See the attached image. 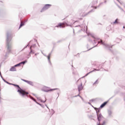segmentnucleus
<instances>
[{
	"label": "nucleus",
	"mask_w": 125,
	"mask_h": 125,
	"mask_svg": "<svg viewBox=\"0 0 125 125\" xmlns=\"http://www.w3.org/2000/svg\"><path fill=\"white\" fill-rule=\"evenodd\" d=\"M21 81H23V82H25V83H28V84H30V85H34V83L31 81H27L24 79H21Z\"/></svg>",
	"instance_id": "nucleus-6"
},
{
	"label": "nucleus",
	"mask_w": 125,
	"mask_h": 125,
	"mask_svg": "<svg viewBox=\"0 0 125 125\" xmlns=\"http://www.w3.org/2000/svg\"><path fill=\"white\" fill-rule=\"evenodd\" d=\"M82 80L81 79L78 80V83H80L78 86V89L80 92V91H82L83 89V83H82Z\"/></svg>",
	"instance_id": "nucleus-3"
},
{
	"label": "nucleus",
	"mask_w": 125,
	"mask_h": 125,
	"mask_svg": "<svg viewBox=\"0 0 125 125\" xmlns=\"http://www.w3.org/2000/svg\"><path fill=\"white\" fill-rule=\"evenodd\" d=\"M58 90V88H54V89H51L50 90H48V91H53V90Z\"/></svg>",
	"instance_id": "nucleus-10"
},
{
	"label": "nucleus",
	"mask_w": 125,
	"mask_h": 125,
	"mask_svg": "<svg viewBox=\"0 0 125 125\" xmlns=\"http://www.w3.org/2000/svg\"><path fill=\"white\" fill-rule=\"evenodd\" d=\"M24 26V22H23V21H21V25L20 26V28H21V27Z\"/></svg>",
	"instance_id": "nucleus-12"
},
{
	"label": "nucleus",
	"mask_w": 125,
	"mask_h": 125,
	"mask_svg": "<svg viewBox=\"0 0 125 125\" xmlns=\"http://www.w3.org/2000/svg\"><path fill=\"white\" fill-rule=\"evenodd\" d=\"M7 46L8 49H9V48H10L11 47V46L9 45V44H8Z\"/></svg>",
	"instance_id": "nucleus-17"
},
{
	"label": "nucleus",
	"mask_w": 125,
	"mask_h": 125,
	"mask_svg": "<svg viewBox=\"0 0 125 125\" xmlns=\"http://www.w3.org/2000/svg\"><path fill=\"white\" fill-rule=\"evenodd\" d=\"M92 72H94V70L91 71L90 73H92Z\"/></svg>",
	"instance_id": "nucleus-22"
},
{
	"label": "nucleus",
	"mask_w": 125,
	"mask_h": 125,
	"mask_svg": "<svg viewBox=\"0 0 125 125\" xmlns=\"http://www.w3.org/2000/svg\"><path fill=\"white\" fill-rule=\"evenodd\" d=\"M66 25V23L65 22H60L58 24L56 27L57 28H65Z\"/></svg>",
	"instance_id": "nucleus-4"
},
{
	"label": "nucleus",
	"mask_w": 125,
	"mask_h": 125,
	"mask_svg": "<svg viewBox=\"0 0 125 125\" xmlns=\"http://www.w3.org/2000/svg\"><path fill=\"white\" fill-rule=\"evenodd\" d=\"M99 83V81H98V80H96V81L94 83V85H95V84H97Z\"/></svg>",
	"instance_id": "nucleus-11"
},
{
	"label": "nucleus",
	"mask_w": 125,
	"mask_h": 125,
	"mask_svg": "<svg viewBox=\"0 0 125 125\" xmlns=\"http://www.w3.org/2000/svg\"><path fill=\"white\" fill-rule=\"evenodd\" d=\"M25 63H26V62H20V63H19V64H16V65H15V67H18L19 66H20V65L21 64H24Z\"/></svg>",
	"instance_id": "nucleus-9"
},
{
	"label": "nucleus",
	"mask_w": 125,
	"mask_h": 125,
	"mask_svg": "<svg viewBox=\"0 0 125 125\" xmlns=\"http://www.w3.org/2000/svg\"><path fill=\"white\" fill-rule=\"evenodd\" d=\"M47 58L48 61H49V62H50V54L48 55L47 56Z\"/></svg>",
	"instance_id": "nucleus-13"
},
{
	"label": "nucleus",
	"mask_w": 125,
	"mask_h": 125,
	"mask_svg": "<svg viewBox=\"0 0 125 125\" xmlns=\"http://www.w3.org/2000/svg\"><path fill=\"white\" fill-rule=\"evenodd\" d=\"M32 100H33V101H35V102H36V103H38L37 102V101H36V99H35L34 98H32Z\"/></svg>",
	"instance_id": "nucleus-19"
},
{
	"label": "nucleus",
	"mask_w": 125,
	"mask_h": 125,
	"mask_svg": "<svg viewBox=\"0 0 125 125\" xmlns=\"http://www.w3.org/2000/svg\"><path fill=\"white\" fill-rule=\"evenodd\" d=\"M97 118L98 120L99 123L97 124V125H106V121H105V119L102 115L98 114Z\"/></svg>",
	"instance_id": "nucleus-1"
},
{
	"label": "nucleus",
	"mask_w": 125,
	"mask_h": 125,
	"mask_svg": "<svg viewBox=\"0 0 125 125\" xmlns=\"http://www.w3.org/2000/svg\"><path fill=\"white\" fill-rule=\"evenodd\" d=\"M94 71H100V69H94Z\"/></svg>",
	"instance_id": "nucleus-20"
},
{
	"label": "nucleus",
	"mask_w": 125,
	"mask_h": 125,
	"mask_svg": "<svg viewBox=\"0 0 125 125\" xmlns=\"http://www.w3.org/2000/svg\"><path fill=\"white\" fill-rule=\"evenodd\" d=\"M7 41H8V37H9V35L7 34Z\"/></svg>",
	"instance_id": "nucleus-21"
},
{
	"label": "nucleus",
	"mask_w": 125,
	"mask_h": 125,
	"mask_svg": "<svg viewBox=\"0 0 125 125\" xmlns=\"http://www.w3.org/2000/svg\"><path fill=\"white\" fill-rule=\"evenodd\" d=\"M95 110H96V112H97V113L98 114V113H99V112L100 111L99 110V109L97 108H95Z\"/></svg>",
	"instance_id": "nucleus-14"
},
{
	"label": "nucleus",
	"mask_w": 125,
	"mask_h": 125,
	"mask_svg": "<svg viewBox=\"0 0 125 125\" xmlns=\"http://www.w3.org/2000/svg\"><path fill=\"white\" fill-rule=\"evenodd\" d=\"M15 67H17V66H15H15L12 67L10 68V71H11L12 72H15V71H16V68H15Z\"/></svg>",
	"instance_id": "nucleus-7"
},
{
	"label": "nucleus",
	"mask_w": 125,
	"mask_h": 125,
	"mask_svg": "<svg viewBox=\"0 0 125 125\" xmlns=\"http://www.w3.org/2000/svg\"><path fill=\"white\" fill-rule=\"evenodd\" d=\"M12 84V85H14V86H17V87H18L19 88H20V90H18V92H19V93H20V94H21L22 96H27V95L29 94V93L28 92H26L25 90L21 89L19 86V85H16L15 84Z\"/></svg>",
	"instance_id": "nucleus-2"
},
{
	"label": "nucleus",
	"mask_w": 125,
	"mask_h": 125,
	"mask_svg": "<svg viewBox=\"0 0 125 125\" xmlns=\"http://www.w3.org/2000/svg\"><path fill=\"white\" fill-rule=\"evenodd\" d=\"M113 24H118V19L116 20V21L113 22Z\"/></svg>",
	"instance_id": "nucleus-16"
},
{
	"label": "nucleus",
	"mask_w": 125,
	"mask_h": 125,
	"mask_svg": "<svg viewBox=\"0 0 125 125\" xmlns=\"http://www.w3.org/2000/svg\"><path fill=\"white\" fill-rule=\"evenodd\" d=\"M51 6V4H45L41 10V12H42L44 10H46V9H48V8H50Z\"/></svg>",
	"instance_id": "nucleus-5"
},
{
	"label": "nucleus",
	"mask_w": 125,
	"mask_h": 125,
	"mask_svg": "<svg viewBox=\"0 0 125 125\" xmlns=\"http://www.w3.org/2000/svg\"><path fill=\"white\" fill-rule=\"evenodd\" d=\"M30 50H31L30 53H32V54H34V53H35V52H34V51H33V50L31 48V47H30Z\"/></svg>",
	"instance_id": "nucleus-18"
},
{
	"label": "nucleus",
	"mask_w": 125,
	"mask_h": 125,
	"mask_svg": "<svg viewBox=\"0 0 125 125\" xmlns=\"http://www.w3.org/2000/svg\"><path fill=\"white\" fill-rule=\"evenodd\" d=\"M108 103V102H105L101 106H100V108H103L104 107H105V106H106V105H107V104Z\"/></svg>",
	"instance_id": "nucleus-8"
},
{
	"label": "nucleus",
	"mask_w": 125,
	"mask_h": 125,
	"mask_svg": "<svg viewBox=\"0 0 125 125\" xmlns=\"http://www.w3.org/2000/svg\"><path fill=\"white\" fill-rule=\"evenodd\" d=\"M99 43H101V44H104V42L102 40H101L100 42H99Z\"/></svg>",
	"instance_id": "nucleus-15"
}]
</instances>
